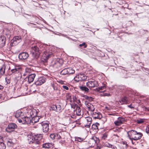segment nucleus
<instances>
[{
    "label": "nucleus",
    "mask_w": 149,
    "mask_h": 149,
    "mask_svg": "<svg viewBox=\"0 0 149 149\" xmlns=\"http://www.w3.org/2000/svg\"><path fill=\"white\" fill-rule=\"evenodd\" d=\"M128 100V98L127 97H124L121 99V101L123 102V104H127Z\"/></svg>",
    "instance_id": "32"
},
{
    "label": "nucleus",
    "mask_w": 149,
    "mask_h": 149,
    "mask_svg": "<svg viewBox=\"0 0 149 149\" xmlns=\"http://www.w3.org/2000/svg\"><path fill=\"white\" fill-rule=\"evenodd\" d=\"M63 61L62 59L59 58L54 59L52 61V66L55 68H58L62 64Z\"/></svg>",
    "instance_id": "5"
},
{
    "label": "nucleus",
    "mask_w": 149,
    "mask_h": 149,
    "mask_svg": "<svg viewBox=\"0 0 149 149\" xmlns=\"http://www.w3.org/2000/svg\"><path fill=\"white\" fill-rule=\"evenodd\" d=\"M39 118L38 116H36L33 117L31 120V122L32 123H35L38 121Z\"/></svg>",
    "instance_id": "28"
},
{
    "label": "nucleus",
    "mask_w": 149,
    "mask_h": 149,
    "mask_svg": "<svg viewBox=\"0 0 149 149\" xmlns=\"http://www.w3.org/2000/svg\"><path fill=\"white\" fill-rule=\"evenodd\" d=\"M136 123L138 124H141L144 122V120L143 119H139L136 120Z\"/></svg>",
    "instance_id": "36"
},
{
    "label": "nucleus",
    "mask_w": 149,
    "mask_h": 149,
    "mask_svg": "<svg viewBox=\"0 0 149 149\" xmlns=\"http://www.w3.org/2000/svg\"><path fill=\"white\" fill-rule=\"evenodd\" d=\"M127 106L129 107L132 109H134V107L132 106V104L128 105Z\"/></svg>",
    "instance_id": "48"
},
{
    "label": "nucleus",
    "mask_w": 149,
    "mask_h": 149,
    "mask_svg": "<svg viewBox=\"0 0 149 149\" xmlns=\"http://www.w3.org/2000/svg\"><path fill=\"white\" fill-rule=\"evenodd\" d=\"M73 99L74 100H76V97H75V96H73Z\"/></svg>",
    "instance_id": "55"
},
{
    "label": "nucleus",
    "mask_w": 149,
    "mask_h": 149,
    "mask_svg": "<svg viewBox=\"0 0 149 149\" xmlns=\"http://www.w3.org/2000/svg\"><path fill=\"white\" fill-rule=\"evenodd\" d=\"M24 113L21 111V110H18L17 111L15 117L17 118L18 120L19 118H21L22 119L24 117Z\"/></svg>",
    "instance_id": "17"
},
{
    "label": "nucleus",
    "mask_w": 149,
    "mask_h": 149,
    "mask_svg": "<svg viewBox=\"0 0 149 149\" xmlns=\"http://www.w3.org/2000/svg\"><path fill=\"white\" fill-rule=\"evenodd\" d=\"M42 146L43 148L45 149L49 148H52L53 145L52 143H46L43 144L42 145Z\"/></svg>",
    "instance_id": "24"
},
{
    "label": "nucleus",
    "mask_w": 149,
    "mask_h": 149,
    "mask_svg": "<svg viewBox=\"0 0 149 149\" xmlns=\"http://www.w3.org/2000/svg\"><path fill=\"white\" fill-rule=\"evenodd\" d=\"M85 104L89 111H93L95 109L94 106L88 101H85Z\"/></svg>",
    "instance_id": "16"
},
{
    "label": "nucleus",
    "mask_w": 149,
    "mask_h": 149,
    "mask_svg": "<svg viewBox=\"0 0 149 149\" xmlns=\"http://www.w3.org/2000/svg\"><path fill=\"white\" fill-rule=\"evenodd\" d=\"M128 136L131 140H137L140 139L142 136V134L140 132H137L136 131L132 130L127 132Z\"/></svg>",
    "instance_id": "1"
},
{
    "label": "nucleus",
    "mask_w": 149,
    "mask_h": 149,
    "mask_svg": "<svg viewBox=\"0 0 149 149\" xmlns=\"http://www.w3.org/2000/svg\"><path fill=\"white\" fill-rule=\"evenodd\" d=\"M116 135V136H117V135Z\"/></svg>",
    "instance_id": "58"
},
{
    "label": "nucleus",
    "mask_w": 149,
    "mask_h": 149,
    "mask_svg": "<svg viewBox=\"0 0 149 149\" xmlns=\"http://www.w3.org/2000/svg\"><path fill=\"white\" fill-rule=\"evenodd\" d=\"M89 96H86V97H85V98H86V99L88 100V98H89Z\"/></svg>",
    "instance_id": "53"
},
{
    "label": "nucleus",
    "mask_w": 149,
    "mask_h": 149,
    "mask_svg": "<svg viewBox=\"0 0 149 149\" xmlns=\"http://www.w3.org/2000/svg\"><path fill=\"white\" fill-rule=\"evenodd\" d=\"M146 132L147 133L149 134V125H148L147 126L146 129Z\"/></svg>",
    "instance_id": "46"
},
{
    "label": "nucleus",
    "mask_w": 149,
    "mask_h": 149,
    "mask_svg": "<svg viewBox=\"0 0 149 149\" xmlns=\"http://www.w3.org/2000/svg\"><path fill=\"white\" fill-rule=\"evenodd\" d=\"M108 134L107 133H104L102 135V138L103 140H105L107 138Z\"/></svg>",
    "instance_id": "37"
},
{
    "label": "nucleus",
    "mask_w": 149,
    "mask_h": 149,
    "mask_svg": "<svg viewBox=\"0 0 149 149\" xmlns=\"http://www.w3.org/2000/svg\"><path fill=\"white\" fill-rule=\"evenodd\" d=\"M21 40V36H15L13 37V40H11V42L15 44L19 42Z\"/></svg>",
    "instance_id": "18"
},
{
    "label": "nucleus",
    "mask_w": 149,
    "mask_h": 149,
    "mask_svg": "<svg viewBox=\"0 0 149 149\" xmlns=\"http://www.w3.org/2000/svg\"><path fill=\"white\" fill-rule=\"evenodd\" d=\"M92 123V118L90 117L85 118L84 120V126L86 128H89Z\"/></svg>",
    "instance_id": "9"
},
{
    "label": "nucleus",
    "mask_w": 149,
    "mask_h": 149,
    "mask_svg": "<svg viewBox=\"0 0 149 149\" xmlns=\"http://www.w3.org/2000/svg\"><path fill=\"white\" fill-rule=\"evenodd\" d=\"M93 98L92 97H89L88 100L90 101H91L93 100Z\"/></svg>",
    "instance_id": "50"
},
{
    "label": "nucleus",
    "mask_w": 149,
    "mask_h": 149,
    "mask_svg": "<svg viewBox=\"0 0 149 149\" xmlns=\"http://www.w3.org/2000/svg\"><path fill=\"white\" fill-rule=\"evenodd\" d=\"M62 87L64 89L66 90H68L69 89L68 87L66 86L63 85Z\"/></svg>",
    "instance_id": "47"
},
{
    "label": "nucleus",
    "mask_w": 149,
    "mask_h": 149,
    "mask_svg": "<svg viewBox=\"0 0 149 149\" xmlns=\"http://www.w3.org/2000/svg\"><path fill=\"white\" fill-rule=\"evenodd\" d=\"M6 65L5 64L3 65L0 69V74L1 75H3L5 73L6 69Z\"/></svg>",
    "instance_id": "27"
},
{
    "label": "nucleus",
    "mask_w": 149,
    "mask_h": 149,
    "mask_svg": "<svg viewBox=\"0 0 149 149\" xmlns=\"http://www.w3.org/2000/svg\"><path fill=\"white\" fill-rule=\"evenodd\" d=\"M68 74H73L74 73L75 71L70 68H68Z\"/></svg>",
    "instance_id": "35"
},
{
    "label": "nucleus",
    "mask_w": 149,
    "mask_h": 149,
    "mask_svg": "<svg viewBox=\"0 0 149 149\" xmlns=\"http://www.w3.org/2000/svg\"><path fill=\"white\" fill-rule=\"evenodd\" d=\"M105 108L107 109V110H110V109H109V108L108 107H105Z\"/></svg>",
    "instance_id": "56"
},
{
    "label": "nucleus",
    "mask_w": 149,
    "mask_h": 149,
    "mask_svg": "<svg viewBox=\"0 0 149 149\" xmlns=\"http://www.w3.org/2000/svg\"><path fill=\"white\" fill-rule=\"evenodd\" d=\"M21 68L18 66H15L14 68L11 70V72L14 74L20 73L19 70Z\"/></svg>",
    "instance_id": "22"
},
{
    "label": "nucleus",
    "mask_w": 149,
    "mask_h": 149,
    "mask_svg": "<svg viewBox=\"0 0 149 149\" xmlns=\"http://www.w3.org/2000/svg\"><path fill=\"white\" fill-rule=\"evenodd\" d=\"M55 139H61V137L59 134H55Z\"/></svg>",
    "instance_id": "44"
},
{
    "label": "nucleus",
    "mask_w": 149,
    "mask_h": 149,
    "mask_svg": "<svg viewBox=\"0 0 149 149\" xmlns=\"http://www.w3.org/2000/svg\"><path fill=\"white\" fill-rule=\"evenodd\" d=\"M92 116L95 119H100L102 117V116L101 113L98 112V113L93 112V113H91Z\"/></svg>",
    "instance_id": "19"
},
{
    "label": "nucleus",
    "mask_w": 149,
    "mask_h": 149,
    "mask_svg": "<svg viewBox=\"0 0 149 149\" xmlns=\"http://www.w3.org/2000/svg\"><path fill=\"white\" fill-rule=\"evenodd\" d=\"M79 88L81 90L84 91L85 92H88L89 91V89L85 86H80Z\"/></svg>",
    "instance_id": "31"
},
{
    "label": "nucleus",
    "mask_w": 149,
    "mask_h": 149,
    "mask_svg": "<svg viewBox=\"0 0 149 149\" xmlns=\"http://www.w3.org/2000/svg\"><path fill=\"white\" fill-rule=\"evenodd\" d=\"M146 109H147L148 111H149V107L147 108H146Z\"/></svg>",
    "instance_id": "57"
},
{
    "label": "nucleus",
    "mask_w": 149,
    "mask_h": 149,
    "mask_svg": "<svg viewBox=\"0 0 149 149\" xmlns=\"http://www.w3.org/2000/svg\"><path fill=\"white\" fill-rule=\"evenodd\" d=\"M42 137H38L37 136L29 135L28 136V140L29 143H34L39 144L41 143Z\"/></svg>",
    "instance_id": "2"
},
{
    "label": "nucleus",
    "mask_w": 149,
    "mask_h": 149,
    "mask_svg": "<svg viewBox=\"0 0 149 149\" xmlns=\"http://www.w3.org/2000/svg\"><path fill=\"white\" fill-rule=\"evenodd\" d=\"M6 42V38L4 37H0V47L4 46Z\"/></svg>",
    "instance_id": "23"
},
{
    "label": "nucleus",
    "mask_w": 149,
    "mask_h": 149,
    "mask_svg": "<svg viewBox=\"0 0 149 149\" xmlns=\"http://www.w3.org/2000/svg\"><path fill=\"white\" fill-rule=\"evenodd\" d=\"M114 131H116V132H119V131L117 129H115L114 130Z\"/></svg>",
    "instance_id": "54"
},
{
    "label": "nucleus",
    "mask_w": 149,
    "mask_h": 149,
    "mask_svg": "<svg viewBox=\"0 0 149 149\" xmlns=\"http://www.w3.org/2000/svg\"><path fill=\"white\" fill-rule=\"evenodd\" d=\"M41 52L42 53V58L45 61H46L50 57L54 56L53 53L52 52L49 51L48 50L45 49L44 47L42 49Z\"/></svg>",
    "instance_id": "4"
},
{
    "label": "nucleus",
    "mask_w": 149,
    "mask_h": 149,
    "mask_svg": "<svg viewBox=\"0 0 149 149\" xmlns=\"http://www.w3.org/2000/svg\"><path fill=\"white\" fill-rule=\"evenodd\" d=\"M55 134H51L50 135V138L52 139H55Z\"/></svg>",
    "instance_id": "43"
},
{
    "label": "nucleus",
    "mask_w": 149,
    "mask_h": 149,
    "mask_svg": "<svg viewBox=\"0 0 149 149\" xmlns=\"http://www.w3.org/2000/svg\"><path fill=\"white\" fill-rule=\"evenodd\" d=\"M95 143V141L93 139H91L88 142H86V144L88 145L87 148L93 147Z\"/></svg>",
    "instance_id": "20"
},
{
    "label": "nucleus",
    "mask_w": 149,
    "mask_h": 149,
    "mask_svg": "<svg viewBox=\"0 0 149 149\" xmlns=\"http://www.w3.org/2000/svg\"><path fill=\"white\" fill-rule=\"evenodd\" d=\"M101 95L103 96H111V95L109 93H103L101 94Z\"/></svg>",
    "instance_id": "42"
},
{
    "label": "nucleus",
    "mask_w": 149,
    "mask_h": 149,
    "mask_svg": "<svg viewBox=\"0 0 149 149\" xmlns=\"http://www.w3.org/2000/svg\"><path fill=\"white\" fill-rule=\"evenodd\" d=\"M6 148V146L4 143L0 142V149H5Z\"/></svg>",
    "instance_id": "34"
},
{
    "label": "nucleus",
    "mask_w": 149,
    "mask_h": 149,
    "mask_svg": "<svg viewBox=\"0 0 149 149\" xmlns=\"http://www.w3.org/2000/svg\"><path fill=\"white\" fill-rule=\"evenodd\" d=\"M86 85L90 88H94L98 86L97 81L93 79L88 81L87 82Z\"/></svg>",
    "instance_id": "8"
},
{
    "label": "nucleus",
    "mask_w": 149,
    "mask_h": 149,
    "mask_svg": "<svg viewBox=\"0 0 149 149\" xmlns=\"http://www.w3.org/2000/svg\"><path fill=\"white\" fill-rule=\"evenodd\" d=\"M17 126L14 123H11L9 124L7 128H6V130L8 132H10L13 131V130L17 128Z\"/></svg>",
    "instance_id": "10"
},
{
    "label": "nucleus",
    "mask_w": 149,
    "mask_h": 149,
    "mask_svg": "<svg viewBox=\"0 0 149 149\" xmlns=\"http://www.w3.org/2000/svg\"><path fill=\"white\" fill-rule=\"evenodd\" d=\"M75 81L79 82L80 81H84L87 79V76L85 74L81 73L77 75L74 78Z\"/></svg>",
    "instance_id": "6"
},
{
    "label": "nucleus",
    "mask_w": 149,
    "mask_h": 149,
    "mask_svg": "<svg viewBox=\"0 0 149 149\" xmlns=\"http://www.w3.org/2000/svg\"><path fill=\"white\" fill-rule=\"evenodd\" d=\"M132 144H133V143L132 141Z\"/></svg>",
    "instance_id": "59"
},
{
    "label": "nucleus",
    "mask_w": 149,
    "mask_h": 149,
    "mask_svg": "<svg viewBox=\"0 0 149 149\" xmlns=\"http://www.w3.org/2000/svg\"><path fill=\"white\" fill-rule=\"evenodd\" d=\"M125 121V118L121 117H118L117 120L114 122L115 125L116 126H119L123 124Z\"/></svg>",
    "instance_id": "14"
},
{
    "label": "nucleus",
    "mask_w": 149,
    "mask_h": 149,
    "mask_svg": "<svg viewBox=\"0 0 149 149\" xmlns=\"http://www.w3.org/2000/svg\"><path fill=\"white\" fill-rule=\"evenodd\" d=\"M104 146L106 147H107L109 148H111L112 147V145L109 143H108L106 142L104 143Z\"/></svg>",
    "instance_id": "40"
},
{
    "label": "nucleus",
    "mask_w": 149,
    "mask_h": 149,
    "mask_svg": "<svg viewBox=\"0 0 149 149\" xmlns=\"http://www.w3.org/2000/svg\"><path fill=\"white\" fill-rule=\"evenodd\" d=\"M45 81V79L44 77H40L35 82V84L36 85H41L44 83Z\"/></svg>",
    "instance_id": "12"
},
{
    "label": "nucleus",
    "mask_w": 149,
    "mask_h": 149,
    "mask_svg": "<svg viewBox=\"0 0 149 149\" xmlns=\"http://www.w3.org/2000/svg\"><path fill=\"white\" fill-rule=\"evenodd\" d=\"M3 140V137L2 136H0V141H2Z\"/></svg>",
    "instance_id": "51"
},
{
    "label": "nucleus",
    "mask_w": 149,
    "mask_h": 149,
    "mask_svg": "<svg viewBox=\"0 0 149 149\" xmlns=\"http://www.w3.org/2000/svg\"><path fill=\"white\" fill-rule=\"evenodd\" d=\"M22 119L21 118H19L18 122L19 123H22L24 124H29L31 123V120L30 118L27 117H25L24 116V117Z\"/></svg>",
    "instance_id": "7"
},
{
    "label": "nucleus",
    "mask_w": 149,
    "mask_h": 149,
    "mask_svg": "<svg viewBox=\"0 0 149 149\" xmlns=\"http://www.w3.org/2000/svg\"><path fill=\"white\" fill-rule=\"evenodd\" d=\"M68 69L66 68L62 70L60 72V74L62 75H65L68 74Z\"/></svg>",
    "instance_id": "29"
},
{
    "label": "nucleus",
    "mask_w": 149,
    "mask_h": 149,
    "mask_svg": "<svg viewBox=\"0 0 149 149\" xmlns=\"http://www.w3.org/2000/svg\"><path fill=\"white\" fill-rule=\"evenodd\" d=\"M58 82L61 84H64L65 82V81L62 80H59V81H58Z\"/></svg>",
    "instance_id": "45"
},
{
    "label": "nucleus",
    "mask_w": 149,
    "mask_h": 149,
    "mask_svg": "<svg viewBox=\"0 0 149 149\" xmlns=\"http://www.w3.org/2000/svg\"><path fill=\"white\" fill-rule=\"evenodd\" d=\"M7 145L9 146H12L13 145V143L11 140H10L7 141Z\"/></svg>",
    "instance_id": "38"
},
{
    "label": "nucleus",
    "mask_w": 149,
    "mask_h": 149,
    "mask_svg": "<svg viewBox=\"0 0 149 149\" xmlns=\"http://www.w3.org/2000/svg\"><path fill=\"white\" fill-rule=\"evenodd\" d=\"M3 86L0 84V90H1L3 89Z\"/></svg>",
    "instance_id": "52"
},
{
    "label": "nucleus",
    "mask_w": 149,
    "mask_h": 149,
    "mask_svg": "<svg viewBox=\"0 0 149 149\" xmlns=\"http://www.w3.org/2000/svg\"><path fill=\"white\" fill-rule=\"evenodd\" d=\"M59 143L61 144V145L64 144L65 143V141L64 140H61L59 141Z\"/></svg>",
    "instance_id": "49"
},
{
    "label": "nucleus",
    "mask_w": 149,
    "mask_h": 149,
    "mask_svg": "<svg viewBox=\"0 0 149 149\" xmlns=\"http://www.w3.org/2000/svg\"><path fill=\"white\" fill-rule=\"evenodd\" d=\"M106 87L105 85L102 86L101 87L97 88L96 89L97 91L100 92H104L106 90Z\"/></svg>",
    "instance_id": "26"
},
{
    "label": "nucleus",
    "mask_w": 149,
    "mask_h": 149,
    "mask_svg": "<svg viewBox=\"0 0 149 149\" xmlns=\"http://www.w3.org/2000/svg\"><path fill=\"white\" fill-rule=\"evenodd\" d=\"M100 126V124L96 123L95 124H93L92 125V129L93 130H95V132L97 131L98 130V127Z\"/></svg>",
    "instance_id": "25"
},
{
    "label": "nucleus",
    "mask_w": 149,
    "mask_h": 149,
    "mask_svg": "<svg viewBox=\"0 0 149 149\" xmlns=\"http://www.w3.org/2000/svg\"><path fill=\"white\" fill-rule=\"evenodd\" d=\"M75 140L81 142L83 141V139L79 137H77L75 138Z\"/></svg>",
    "instance_id": "41"
},
{
    "label": "nucleus",
    "mask_w": 149,
    "mask_h": 149,
    "mask_svg": "<svg viewBox=\"0 0 149 149\" xmlns=\"http://www.w3.org/2000/svg\"><path fill=\"white\" fill-rule=\"evenodd\" d=\"M29 56V54L27 52H22L18 55V58L20 60H25L27 59Z\"/></svg>",
    "instance_id": "11"
},
{
    "label": "nucleus",
    "mask_w": 149,
    "mask_h": 149,
    "mask_svg": "<svg viewBox=\"0 0 149 149\" xmlns=\"http://www.w3.org/2000/svg\"><path fill=\"white\" fill-rule=\"evenodd\" d=\"M50 110L55 111H56L59 112L61 111V108L60 105H52L51 106Z\"/></svg>",
    "instance_id": "13"
},
{
    "label": "nucleus",
    "mask_w": 149,
    "mask_h": 149,
    "mask_svg": "<svg viewBox=\"0 0 149 149\" xmlns=\"http://www.w3.org/2000/svg\"><path fill=\"white\" fill-rule=\"evenodd\" d=\"M43 131L44 132H47L49 130V124L45 122H42L41 123Z\"/></svg>",
    "instance_id": "15"
},
{
    "label": "nucleus",
    "mask_w": 149,
    "mask_h": 149,
    "mask_svg": "<svg viewBox=\"0 0 149 149\" xmlns=\"http://www.w3.org/2000/svg\"><path fill=\"white\" fill-rule=\"evenodd\" d=\"M35 76L36 74H32L29 75L27 79L29 83L33 81Z\"/></svg>",
    "instance_id": "21"
},
{
    "label": "nucleus",
    "mask_w": 149,
    "mask_h": 149,
    "mask_svg": "<svg viewBox=\"0 0 149 149\" xmlns=\"http://www.w3.org/2000/svg\"><path fill=\"white\" fill-rule=\"evenodd\" d=\"M56 84H52L51 86L52 87H53L54 90V91H56V92L57 93H60L59 92V90L56 87Z\"/></svg>",
    "instance_id": "33"
},
{
    "label": "nucleus",
    "mask_w": 149,
    "mask_h": 149,
    "mask_svg": "<svg viewBox=\"0 0 149 149\" xmlns=\"http://www.w3.org/2000/svg\"><path fill=\"white\" fill-rule=\"evenodd\" d=\"M79 46L80 47L83 46L84 48H86L87 47V45L85 42H83L81 44H80Z\"/></svg>",
    "instance_id": "39"
},
{
    "label": "nucleus",
    "mask_w": 149,
    "mask_h": 149,
    "mask_svg": "<svg viewBox=\"0 0 149 149\" xmlns=\"http://www.w3.org/2000/svg\"><path fill=\"white\" fill-rule=\"evenodd\" d=\"M75 111L77 115L78 116H81L82 114V112L79 107H77Z\"/></svg>",
    "instance_id": "30"
},
{
    "label": "nucleus",
    "mask_w": 149,
    "mask_h": 149,
    "mask_svg": "<svg viewBox=\"0 0 149 149\" xmlns=\"http://www.w3.org/2000/svg\"><path fill=\"white\" fill-rule=\"evenodd\" d=\"M42 49V48L40 50L36 46H34L31 47V52L34 60L35 61H36L37 59L39 57Z\"/></svg>",
    "instance_id": "3"
}]
</instances>
